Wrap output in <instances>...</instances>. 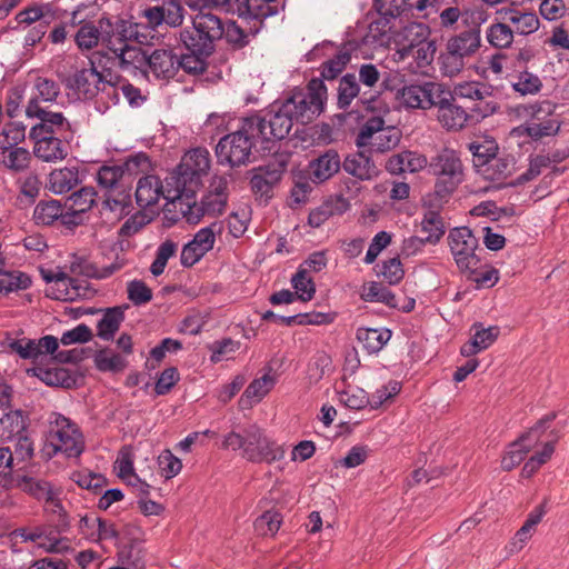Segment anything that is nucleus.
Masks as SVG:
<instances>
[{
	"label": "nucleus",
	"mask_w": 569,
	"mask_h": 569,
	"mask_svg": "<svg viewBox=\"0 0 569 569\" xmlns=\"http://www.w3.org/2000/svg\"><path fill=\"white\" fill-rule=\"evenodd\" d=\"M54 425L52 437L57 440L56 451L63 452L68 458L79 457L83 452L84 442L77 425L62 415L56 417Z\"/></svg>",
	"instance_id": "obj_15"
},
{
	"label": "nucleus",
	"mask_w": 569,
	"mask_h": 569,
	"mask_svg": "<svg viewBox=\"0 0 569 569\" xmlns=\"http://www.w3.org/2000/svg\"><path fill=\"white\" fill-rule=\"evenodd\" d=\"M515 78L516 80L511 82V86L521 96L535 94L542 88L539 77L528 70L520 71Z\"/></svg>",
	"instance_id": "obj_56"
},
{
	"label": "nucleus",
	"mask_w": 569,
	"mask_h": 569,
	"mask_svg": "<svg viewBox=\"0 0 569 569\" xmlns=\"http://www.w3.org/2000/svg\"><path fill=\"white\" fill-rule=\"evenodd\" d=\"M428 173L436 178L435 194L437 198L450 197L465 180V167L460 153L443 148L430 158Z\"/></svg>",
	"instance_id": "obj_5"
},
{
	"label": "nucleus",
	"mask_w": 569,
	"mask_h": 569,
	"mask_svg": "<svg viewBox=\"0 0 569 569\" xmlns=\"http://www.w3.org/2000/svg\"><path fill=\"white\" fill-rule=\"evenodd\" d=\"M87 284L84 281L62 273L56 286H52L47 296L60 301H76L86 296Z\"/></svg>",
	"instance_id": "obj_31"
},
{
	"label": "nucleus",
	"mask_w": 569,
	"mask_h": 569,
	"mask_svg": "<svg viewBox=\"0 0 569 569\" xmlns=\"http://www.w3.org/2000/svg\"><path fill=\"white\" fill-rule=\"evenodd\" d=\"M375 8L383 18H397L417 10L421 18H429L435 11V0H375Z\"/></svg>",
	"instance_id": "obj_23"
},
{
	"label": "nucleus",
	"mask_w": 569,
	"mask_h": 569,
	"mask_svg": "<svg viewBox=\"0 0 569 569\" xmlns=\"http://www.w3.org/2000/svg\"><path fill=\"white\" fill-rule=\"evenodd\" d=\"M62 216V204L59 200L40 201L33 210L37 224L50 226Z\"/></svg>",
	"instance_id": "obj_48"
},
{
	"label": "nucleus",
	"mask_w": 569,
	"mask_h": 569,
	"mask_svg": "<svg viewBox=\"0 0 569 569\" xmlns=\"http://www.w3.org/2000/svg\"><path fill=\"white\" fill-rule=\"evenodd\" d=\"M513 170V161L508 157L493 156L487 164L478 169V173L481 174L486 180L500 181L505 180L511 174Z\"/></svg>",
	"instance_id": "obj_44"
},
{
	"label": "nucleus",
	"mask_w": 569,
	"mask_h": 569,
	"mask_svg": "<svg viewBox=\"0 0 569 569\" xmlns=\"http://www.w3.org/2000/svg\"><path fill=\"white\" fill-rule=\"evenodd\" d=\"M247 118L249 128L256 131L260 140L262 151H271L278 141L287 138L296 122L282 103H273L268 111Z\"/></svg>",
	"instance_id": "obj_3"
},
{
	"label": "nucleus",
	"mask_w": 569,
	"mask_h": 569,
	"mask_svg": "<svg viewBox=\"0 0 569 569\" xmlns=\"http://www.w3.org/2000/svg\"><path fill=\"white\" fill-rule=\"evenodd\" d=\"M17 487L37 500H44L52 491L50 482L29 476L19 477L17 479Z\"/></svg>",
	"instance_id": "obj_51"
},
{
	"label": "nucleus",
	"mask_w": 569,
	"mask_h": 569,
	"mask_svg": "<svg viewBox=\"0 0 569 569\" xmlns=\"http://www.w3.org/2000/svg\"><path fill=\"white\" fill-rule=\"evenodd\" d=\"M448 244L460 271L473 272L477 270L480 262V258L476 253L479 241L469 227L451 229L448 234Z\"/></svg>",
	"instance_id": "obj_9"
},
{
	"label": "nucleus",
	"mask_w": 569,
	"mask_h": 569,
	"mask_svg": "<svg viewBox=\"0 0 569 569\" xmlns=\"http://www.w3.org/2000/svg\"><path fill=\"white\" fill-rule=\"evenodd\" d=\"M443 88V84L433 81L411 83L398 90L397 97L407 108L427 110L435 106Z\"/></svg>",
	"instance_id": "obj_14"
},
{
	"label": "nucleus",
	"mask_w": 569,
	"mask_h": 569,
	"mask_svg": "<svg viewBox=\"0 0 569 569\" xmlns=\"http://www.w3.org/2000/svg\"><path fill=\"white\" fill-rule=\"evenodd\" d=\"M32 283L29 274L19 270H0V293L8 295L28 289Z\"/></svg>",
	"instance_id": "obj_46"
},
{
	"label": "nucleus",
	"mask_w": 569,
	"mask_h": 569,
	"mask_svg": "<svg viewBox=\"0 0 569 569\" xmlns=\"http://www.w3.org/2000/svg\"><path fill=\"white\" fill-rule=\"evenodd\" d=\"M97 110L104 113L111 106H116L120 100L118 87L109 81H102L99 87V94L96 97Z\"/></svg>",
	"instance_id": "obj_62"
},
{
	"label": "nucleus",
	"mask_w": 569,
	"mask_h": 569,
	"mask_svg": "<svg viewBox=\"0 0 569 569\" xmlns=\"http://www.w3.org/2000/svg\"><path fill=\"white\" fill-rule=\"evenodd\" d=\"M480 43V27L475 26L451 37L447 42V49L453 50L466 59L478 51Z\"/></svg>",
	"instance_id": "obj_34"
},
{
	"label": "nucleus",
	"mask_w": 569,
	"mask_h": 569,
	"mask_svg": "<svg viewBox=\"0 0 569 569\" xmlns=\"http://www.w3.org/2000/svg\"><path fill=\"white\" fill-rule=\"evenodd\" d=\"M430 36V29L421 22H411L405 26L395 34V44L397 47L393 53V60L405 63L409 60L410 52L422 42L427 41Z\"/></svg>",
	"instance_id": "obj_17"
},
{
	"label": "nucleus",
	"mask_w": 569,
	"mask_h": 569,
	"mask_svg": "<svg viewBox=\"0 0 569 569\" xmlns=\"http://www.w3.org/2000/svg\"><path fill=\"white\" fill-rule=\"evenodd\" d=\"M60 94V86L57 81L44 78L37 77L33 84V94L30 100H37V104L40 106V101L42 102H53Z\"/></svg>",
	"instance_id": "obj_50"
},
{
	"label": "nucleus",
	"mask_w": 569,
	"mask_h": 569,
	"mask_svg": "<svg viewBox=\"0 0 569 569\" xmlns=\"http://www.w3.org/2000/svg\"><path fill=\"white\" fill-rule=\"evenodd\" d=\"M222 448L240 451L241 457L253 463H273L284 458V447L269 438L263 429L251 425L243 433L230 431L223 437Z\"/></svg>",
	"instance_id": "obj_2"
},
{
	"label": "nucleus",
	"mask_w": 569,
	"mask_h": 569,
	"mask_svg": "<svg viewBox=\"0 0 569 569\" xmlns=\"http://www.w3.org/2000/svg\"><path fill=\"white\" fill-rule=\"evenodd\" d=\"M31 162V153L27 148L13 147L0 150V164L12 173L26 171Z\"/></svg>",
	"instance_id": "obj_40"
},
{
	"label": "nucleus",
	"mask_w": 569,
	"mask_h": 569,
	"mask_svg": "<svg viewBox=\"0 0 569 569\" xmlns=\"http://www.w3.org/2000/svg\"><path fill=\"white\" fill-rule=\"evenodd\" d=\"M327 87L321 79H311L306 90L297 89L283 102L296 122L309 123L320 116L327 102Z\"/></svg>",
	"instance_id": "obj_6"
},
{
	"label": "nucleus",
	"mask_w": 569,
	"mask_h": 569,
	"mask_svg": "<svg viewBox=\"0 0 569 569\" xmlns=\"http://www.w3.org/2000/svg\"><path fill=\"white\" fill-rule=\"evenodd\" d=\"M282 523V515L276 510H267L254 521V530L260 536L273 537Z\"/></svg>",
	"instance_id": "obj_55"
},
{
	"label": "nucleus",
	"mask_w": 569,
	"mask_h": 569,
	"mask_svg": "<svg viewBox=\"0 0 569 569\" xmlns=\"http://www.w3.org/2000/svg\"><path fill=\"white\" fill-rule=\"evenodd\" d=\"M523 113L532 120L539 122H527L517 128V131H523L528 137L538 140L543 137L556 134L559 130V124L551 119H546L553 112V106L550 101H541L522 106Z\"/></svg>",
	"instance_id": "obj_11"
},
{
	"label": "nucleus",
	"mask_w": 569,
	"mask_h": 569,
	"mask_svg": "<svg viewBox=\"0 0 569 569\" xmlns=\"http://www.w3.org/2000/svg\"><path fill=\"white\" fill-rule=\"evenodd\" d=\"M421 231L426 233L425 241L437 243L445 234V224L438 211L428 210L421 221Z\"/></svg>",
	"instance_id": "obj_49"
},
{
	"label": "nucleus",
	"mask_w": 569,
	"mask_h": 569,
	"mask_svg": "<svg viewBox=\"0 0 569 569\" xmlns=\"http://www.w3.org/2000/svg\"><path fill=\"white\" fill-rule=\"evenodd\" d=\"M274 385L270 375H263L250 382L239 399L240 409L251 408L253 403L261 401Z\"/></svg>",
	"instance_id": "obj_39"
},
{
	"label": "nucleus",
	"mask_w": 569,
	"mask_h": 569,
	"mask_svg": "<svg viewBox=\"0 0 569 569\" xmlns=\"http://www.w3.org/2000/svg\"><path fill=\"white\" fill-rule=\"evenodd\" d=\"M436 42L428 39L422 42L419 47L415 48L410 52L409 61L407 63L408 69L412 73H425L426 69L431 64L436 54Z\"/></svg>",
	"instance_id": "obj_41"
},
{
	"label": "nucleus",
	"mask_w": 569,
	"mask_h": 569,
	"mask_svg": "<svg viewBox=\"0 0 569 569\" xmlns=\"http://www.w3.org/2000/svg\"><path fill=\"white\" fill-rule=\"evenodd\" d=\"M223 21L210 12H199L192 19L190 27L179 32V42L191 57L193 67H199L204 73L209 58L214 53L217 42L223 37Z\"/></svg>",
	"instance_id": "obj_1"
},
{
	"label": "nucleus",
	"mask_w": 569,
	"mask_h": 569,
	"mask_svg": "<svg viewBox=\"0 0 569 569\" xmlns=\"http://www.w3.org/2000/svg\"><path fill=\"white\" fill-rule=\"evenodd\" d=\"M181 168L192 170L200 177L208 173L210 169V153L206 148H194L187 152L181 160Z\"/></svg>",
	"instance_id": "obj_47"
},
{
	"label": "nucleus",
	"mask_w": 569,
	"mask_h": 569,
	"mask_svg": "<svg viewBox=\"0 0 569 569\" xmlns=\"http://www.w3.org/2000/svg\"><path fill=\"white\" fill-rule=\"evenodd\" d=\"M261 30V23L249 24L248 29H242L237 21L228 20L223 22V37L222 39L233 49L241 50L246 48L252 38H254Z\"/></svg>",
	"instance_id": "obj_32"
},
{
	"label": "nucleus",
	"mask_w": 569,
	"mask_h": 569,
	"mask_svg": "<svg viewBox=\"0 0 569 569\" xmlns=\"http://www.w3.org/2000/svg\"><path fill=\"white\" fill-rule=\"evenodd\" d=\"M102 206L103 209L114 212L119 218L128 216L132 207L131 194L124 186L109 190L106 192Z\"/></svg>",
	"instance_id": "obj_43"
},
{
	"label": "nucleus",
	"mask_w": 569,
	"mask_h": 569,
	"mask_svg": "<svg viewBox=\"0 0 569 569\" xmlns=\"http://www.w3.org/2000/svg\"><path fill=\"white\" fill-rule=\"evenodd\" d=\"M26 114L28 118H37L40 122L30 130V136L53 134L62 137H72L70 122L62 112L47 110L37 104V100H29Z\"/></svg>",
	"instance_id": "obj_10"
},
{
	"label": "nucleus",
	"mask_w": 569,
	"mask_h": 569,
	"mask_svg": "<svg viewBox=\"0 0 569 569\" xmlns=\"http://www.w3.org/2000/svg\"><path fill=\"white\" fill-rule=\"evenodd\" d=\"M94 362L96 367L103 372H119L127 366V360L122 356L107 350L99 351L96 355Z\"/></svg>",
	"instance_id": "obj_59"
},
{
	"label": "nucleus",
	"mask_w": 569,
	"mask_h": 569,
	"mask_svg": "<svg viewBox=\"0 0 569 569\" xmlns=\"http://www.w3.org/2000/svg\"><path fill=\"white\" fill-rule=\"evenodd\" d=\"M556 412L546 415L527 432L511 442L501 459V468L510 471L519 466L526 456L539 443L547 426L556 419Z\"/></svg>",
	"instance_id": "obj_8"
},
{
	"label": "nucleus",
	"mask_w": 569,
	"mask_h": 569,
	"mask_svg": "<svg viewBox=\"0 0 569 569\" xmlns=\"http://www.w3.org/2000/svg\"><path fill=\"white\" fill-rule=\"evenodd\" d=\"M248 118L241 119L240 127L222 137L216 146V156L220 164L231 168L246 166L252 161V150L260 144V140L252 128H249Z\"/></svg>",
	"instance_id": "obj_4"
},
{
	"label": "nucleus",
	"mask_w": 569,
	"mask_h": 569,
	"mask_svg": "<svg viewBox=\"0 0 569 569\" xmlns=\"http://www.w3.org/2000/svg\"><path fill=\"white\" fill-rule=\"evenodd\" d=\"M469 151L472 153L473 167L478 172V169L483 168L497 154L498 146L495 141H487L485 143L471 142L469 143Z\"/></svg>",
	"instance_id": "obj_58"
},
{
	"label": "nucleus",
	"mask_w": 569,
	"mask_h": 569,
	"mask_svg": "<svg viewBox=\"0 0 569 569\" xmlns=\"http://www.w3.org/2000/svg\"><path fill=\"white\" fill-rule=\"evenodd\" d=\"M291 284L296 290V297L301 301H310L316 293L315 282L308 277L306 268H299L291 278Z\"/></svg>",
	"instance_id": "obj_54"
},
{
	"label": "nucleus",
	"mask_w": 569,
	"mask_h": 569,
	"mask_svg": "<svg viewBox=\"0 0 569 569\" xmlns=\"http://www.w3.org/2000/svg\"><path fill=\"white\" fill-rule=\"evenodd\" d=\"M342 168L360 180H370L378 174L375 162L362 151L349 154L342 162Z\"/></svg>",
	"instance_id": "obj_37"
},
{
	"label": "nucleus",
	"mask_w": 569,
	"mask_h": 569,
	"mask_svg": "<svg viewBox=\"0 0 569 569\" xmlns=\"http://www.w3.org/2000/svg\"><path fill=\"white\" fill-rule=\"evenodd\" d=\"M341 166L338 152L330 149L309 162L308 174L312 182L322 183L338 173Z\"/></svg>",
	"instance_id": "obj_27"
},
{
	"label": "nucleus",
	"mask_w": 569,
	"mask_h": 569,
	"mask_svg": "<svg viewBox=\"0 0 569 569\" xmlns=\"http://www.w3.org/2000/svg\"><path fill=\"white\" fill-rule=\"evenodd\" d=\"M349 61L350 54L348 52H338L335 57L322 63L319 79L322 81L336 79L345 70Z\"/></svg>",
	"instance_id": "obj_57"
},
{
	"label": "nucleus",
	"mask_w": 569,
	"mask_h": 569,
	"mask_svg": "<svg viewBox=\"0 0 569 569\" xmlns=\"http://www.w3.org/2000/svg\"><path fill=\"white\" fill-rule=\"evenodd\" d=\"M385 126V120L381 117H371L360 128L356 139V144L361 147L372 146L376 136L381 131Z\"/></svg>",
	"instance_id": "obj_60"
},
{
	"label": "nucleus",
	"mask_w": 569,
	"mask_h": 569,
	"mask_svg": "<svg viewBox=\"0 0 569 569\" xmlns=\"http://www.w3.org/2000/svg\"><path fill=\"white\" fill-rule=\"evenodd\" d=\"M452 94L456 99L463 98L479 101L470 108V111L476 114L477 121L495 113L498 109L496 102L485 101V98L487 94H489V92L487 87L479 82H465L462 84H458L455 88Z\"/></svg>",
	"instance_id": "obj_22"
},
{
	"label": "nucleus",
	"mask_w": 569,
	"mask_h": 569,
	"mask_svg": "<svg viewBox=\"0 0 569 569\" xmlns=\"http://www.w3.org/2000/svg\"><path fill=\"white\" fill-rule=\"evenodd\" d=\"M348 207L349 203L341 197L335 201H326L309 213L308 223L312 228H319L332 216L345 213Z\"/></svg>",
	"instance_id": "obj_42"
},
{
	"label": "nucleus",
	"mask_w": 569,
	"mask_h": 569,
	"mask_svg": "<svg viewBox=\"0 0 569 569\" xmlns=\"http://www.w3.org/2000/svg\"><path fill=\"white\" fill-rule=\"evenodd\" d=\"M287 169V162L273 160L264 166L252 169L250 179L251 190L256 196L271 198L273 188L280 182Z\"/></svg>",
	"instance_id": "obj_16"
},
{
	"label": "nucleus",
	"mask_w": 569,
	"mask_h": 569,
	"mask_svg": "<svg viewBox=\"0 0 569 569\" xmlns=\"http://www.w3.org/2000/svg\"><path fill=\"white\" fill-rule=\"evenodd\" d=\"M191 57L186 52L177 54L172 49H154L148 57L147 72L158 80L169 81L180 70L190 76L202 74L199 67H193Z\"/></svg>",
	"instance_id": "obj_7"
},
{
	"label": "nucleus",
	"mask_w": 569,
	"mask_h": 569,
	"mask_svg": "<svg viewBox=\"0 0 569 569\" xmlns=\"http://www.w3.org/2000/svg\"><path fill=\"white\" fill-rule=\"evenodd\" d=\"M437 119L448 131L461 130L468 122L476 119V114L468 112L465 107L459 106L452 92L443 88L440 98L436 100Z\"/></svg>",
	"instance_id": "obj_12"
},
{
	"label": "nucleus",
	"mask_w": 569,
	"mask_h": 569,
	"mask_svg": "<svg viewBox=\"0 0 569 569\" xmlns=\"http://www.w3.org/2000/svg\"><path fill=\"white\" fill-rule=\"evenodd\" d=\"M163 23L178 28L183 23L186 9L180 0H163L161 3Z\"/></svg>",
	"instance_id": "obj_63"
},
{
	"label": "nucleus",
	"mask_w": 569,
	"mask_h": 569,
	"mask_svg": "<svg viewBox=\"0 0 569 569\" xmlns=\"http://www.w3.org/2000/svg\"><path fill=\"white\" fill-rule=\"evenodd\" d=\"M112 53L111 67H118L122 72L137 76L147 73L149 54L140 48L123 43V46H108Z\"/></svg>",
	"instance_id": "obj_18"
},
{
	"label": "nucleus",
	"mask_w": 569,
	"mask_h": 569,
	"mask_svg": "<svg viewBox=\"0 0 569 569\" xmlns=\"http://www.w3.org/2000/svg\"><path fill=\"white\" fill-rule=\"evenodd\" d=\"M102 81L103 77L97 70V67L82 68L67 79V87L79 99L92 100L99 94V87Z\"/></svg>",
	"instance_id": "obj_24"
},
{
	"label": "nucleus",
	"mask_w": 569,
	"mask_h": 569,
	"mask_svg": "<svg viewBox=\"0 0 569 569\" xmlns=\"http://www.w3.org/2000/svg\"><path fill=\"white\" fill-rule=\"evenodd\" d=\"M487 39L492 47L508 48L513 41V30L506 23H495L488 28Z\"/></svg>",
	"instance_id": "obj_61"
},
{
	"label": "nucleus",
	"mask_w": 569,
	"mask_h": 569,
	"mask_svg": "<svg viewBox=\"0 0 569 569\" xmlns=\"http://www.w3.org/2000/svg\"><path fill=\"white\" fill-rule=\"evenodd\" d=\"M555 452V445L551 441H548L543 445L540 451L533 453L523 465L521 469L522 478H531L541 466H543L548 460L551 459Z\"/></svg>",
	"instance_id": "obj_53"
},
{
	"label": "nucleus",
	"mask_w": 569,
	"mask_h": 569,
	"mask_svg": "<svg viewBox=\"0 0 569 569\" xmlns=\"http://www.w3.org/2000/svg\"><path fill=\"white\" fill-rule=\"evenodd\" d=\"M228 181L224 178H218L211 183V190L204 193L200 200L199 206L190 208V217L188 220H192V209L197 210L196 222L202 216H218L223 213L228 203Z\"/></svg>",
	"instance_id": "obj_20"
},
{
	"label": "nucleus",
	"mask_w": 569,
	"mask_h": 569,
	"mask_svg": "<svg viewBox=\"0 0 569 569\" xmlns=\"http://www.w3.org/2000/svg\"><path fill=\"white\" fill-rule=\"evenodd\" d=\"M124 263L126 261L123 258L117 257L112 263L99 268L84 258L74 257L70 262V270L73 273L88 278L107 279L121 270L124 267Z\"/></svg>",
	"instance_id": "obj_28"
},
{
	"label": "nucleus",
	"mask_w": 569,
	"mask_h": 569,
	"mask_svg": "<svg viewBox=\"0 0 569 569\" xmlns=\"http://www.w3.org/2000/svg\"><path fill=\"white\" fill-rule=\"evenodd\" d=\"M99 26L102 31V41L106 46H123L134 38L132 36V30L129 26H132L131 21L117 18L114 22H112L109 18L102 17L99 20Z\"/></svg>",
	"instance_id": "obj_29"
},
{
	"label": "nucleus",
	"mask_w": 569,
	"mask_h": 569,
	"mask_svg": "<svg viewBox=\"0 0 569 569\" xmlns=\"http://www.w3.org/2000/svg\"><path fill=\"white\" fill-rule=\"evenodd\" d=\"M80 183L79 169L77 167H64L56 169L49 174V190L56 194H63Z\"/></svg>",
	"instance_id": "obj_38"
},
{
	"label": "nucleus",
	"mask_w": 569,
	"mask_h": 569,
	"mask_svg": "<svg viewBox=\"0 0 569 569\" xmlns=\"http://www.w3.org/2000/svg\"><path fill=\"white\" fill-rule=\"evenodd\" d=\"M472 329L475 330V333L472 335L471 340L481 351L489 348L497 340L500 333V328L498 326L485 328L481 322H476L472 326Z\"/></svg>",
	"instance_id": "obj_64"
},
{
	"label": "nucleus",
	"mask_w": 569,
	"mask_h": 569,
	"mask_svg": "<svg viewBox=\"0 0 569 569\" xmlns=\"http://www.w3.org/2000/svg\"><path fill=\"white\" fill-rule=\"evenodd\" d=\"M274 1L267 0H247L246 7L248 10H242L241 16L239 18L244 19L248 24H259L261 23V28L263 27V21L272 16L278 14L280 11L284 9V4L278 6L273 4Z\"/></svg>",
	"instance_id": "obj_35"
},
{
	"label": "nucleus",
	"mask_w": 569,
	"mask_h": 569,
	"mask_svg": "<svg viewBox=\"0 0 569 569\" xmlns=\"http://www.w3.org/2000/svg\"><path fill=\"white\" fill-rule=\"evenodd\" d=\"M34 141L33 154L43 162L62 161L69 153V139L72 137H62L53 134L30 136Z\"/></svg>",
	"instance_id": "obj_21"
},
{
	"label": "nucleus",
	"mask_w": 569,
	"mask_h": 569,
	"mask_svg": "<svg viewBox=\"0 0 569 569\" xmlns=\"http://www.w3.org/2000/svg\"><path fill=\"white\" fill-rule=\"evenodd\" d=\"M29 415L14 409L4 412L0 418V442L11 441L27 432Z\"/></svg>",
	"instance_id": "obj_30"
},
{
	"label": "nucleus",
	"mask_w": 569,
	"mask_h": 569,
	"mask_svg": "<svg viewBox=\"0 0 569 569\" xmlns=\"http://www.w3.org/2000/svg\"><path fill=\"white\" fill-rule=\"evenodd\" d=\"M361 299L367 302H381L393 309L398 307L396 295L381 282L371 281L363 286Z\"/></svg>",
	"instance_id": "obj_45"
},
{
	"label": "nucleus",
	"mask_w": 569,
	"mask_h": 569,
	"mask_svg": "<svg viewBox=\"0 0 569 569\" xmlns=\"http://www.w3.org/2000/svg\"><path fill=\"white\" fill-rule=\"evenodd\" d=\"M26 139V126L22 122H7L0 132V150L19 144Z\"/></svg>",
	"instance_id": "obj_52"
},
{
	"label": "nucleus",
	"mask_w": 569,
	"mask_h": 569,
	"mask_svg": "<svg viewBox=\"0 0 569 569\" xmlns=\"http://www.w3.org/2000/svg\"><path fill=\"white\" fill-rule=\"evenodd\" d=\"M134 196L136 202L141 209L156 204L162 198L160 178L154 174L141 177L138 180Z\"/></svg>",
	"instance_id": "obj_33"
},
{
	"label": "nucleus",
	"mask_w": 569,
	"mask_h": 569,
	"mask_svg": "<svg viewBox=\"0 0 569 569\" xmlns=\"http://www.w3.org/2000/svg\"><path fill=\"white\" fill-rule=\"evenodd\" d=\"M392 331L387 328H358L356 338L369 355L378 353L391 339Z\"/></svg>",
	"instance_id": "obj_36"
},
{
	"label": "nucleus",
	"mask_w": 569,
	"mask_h": 569,
	"mask_svg": "<svg viewBox=\"0 0 569 569\" xmlns=\"http://www.w3.org/2000/svg\"><path fill=\"white\" fill-rule=\"evenodd\" d=\"M129 308L128 305L114 306L104 309H88L86 313L94 315L97 312H101L102 317L97 323V336L104 340L110 341L113 340L117 331L119 330L121 323L124 321V312Z\"/></svg>",
	"instance_id": "obj_25"
},
{
	"label": "nucleus",
	"mask_w": 569,
	"mask_h": 569,
	"mask_svg": "<svg viewBox=\"0 0 569 569\" xmlns=\"http://www.w3.org/2000/svg\"><path fill=\"white\" fill-rule=\"evenodd\" d=\"M223 231V222L214 221L208 227L201 228L191 241L183 246L180 254V262L183 267H192L208 251H210L216 241V236Z\"/></svg>",
	"instance_id": "obj_13"
},
{
	"label": "nucleus",
	"mask_w": 569,
	"mask_h": 569,
	"mask_svg": "<svg viewBox=\"0 0 569 569\" xmlns=\"http://www.w3.org/2000/svg\"><path fill=\"white\" fill-rule=\"evenodd\" d=\"M337 94V106L340 110H347L353 99L357 97L359 101L368 109H375V102L380 94V91L370 92L367 90L361 91L360 84L355 73H346L339 80Z\"/></svg>",
	"instance_id": "obj_19"
},
{
	"label": "nucleus",
	"mask_w": 569,
	"mask_h": 569,
	"mask_svg": "<svg viewBox=\"0 0 569 569\" xmlns=\"http://www.w3.org/2000/svg\"><path fill=\"white\" fill-rule=\"evenodd\" d=\"M148 158L144 153H139L134 157H130L121 166H102L97 173V181L100 187L109 190H113L123 186L122 180L126 171L132 168H138L141 161H146Z\"/></svg>",
	"instance_id": "obj_26"
}]
</instances>
